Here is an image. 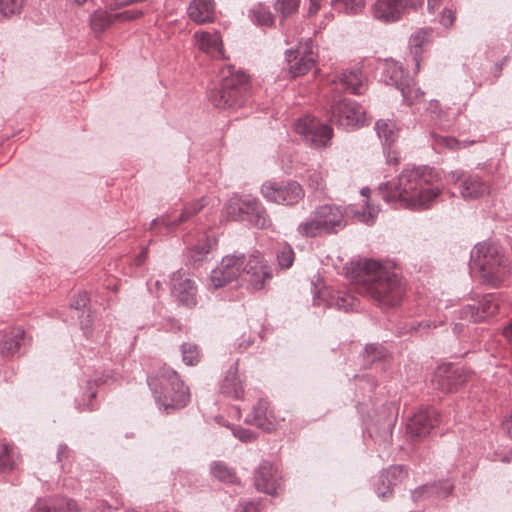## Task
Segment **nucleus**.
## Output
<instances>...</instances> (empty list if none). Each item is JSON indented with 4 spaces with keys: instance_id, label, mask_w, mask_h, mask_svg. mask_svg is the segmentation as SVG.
<instances>
[{
    "instance_id": "nucleus-1",
    "label": "nucleus",
    "mask_w": 512,
    "mask_h": 512,
    "mask_svg": "<svg viewBox=\"0 0 512 512\" xmlns=\"http://www.w3.org/2000/svg\"><path fill=\"white\" fill-rule=\"evenodd\" d=\"M439 175L427 166L407 167L396 183L379 186L382 198L387 203H399L413 210L430 208L440 195Z\"/></svg>"
},
{
    "instance_id": "nucleus-2",
    "label": "nucleus",
    "mask_w": 512,
    "mask_h": 512,
    "mask_svg": "<svg viewBox=\"0 0 512 512\" xmlns=\"http://www.w3.org/2000/svg\"><path fill=\"white\" fill-rule=\"evenodd\" d=\"M352 278L360 294L373 299L379 306H396L404 295L401 279L387 270L380 262L362 259L353 264Z\"/></svg>"
},
{
    "instance_id": "nucleus-3",
    "label": "nucleus",
    "mask_w": 512,
    "mask_h": 512,
    "mask_svg": "<svg viewBox=\"0 0 512 512\" xmlns=\"http://www.w3.org/2000/svg\"><path fill=\"white\" fill-rule=\"evenodd\" d=\"M470 269L482 284L490 287H497L511 271L509 257L498 245L487 242L476 244L471 251Z\"/></svg>"
},
{
    "instance_id": "nucleus-4",
    "label": "nucleus",
    "mask_w": 512,
    "mask_h": 512,
    "mask_svg": "<svg viewBox=\"0 0 512 512\" xmlns=\"http://www.w3.org/2000/svg\"><path fill=\"white\" fill-rule=\"evenodd\" d=\"M148 385L160 409L166 413L185 407L190 401V392L176 371L161 367L159 371L147 378Z\"/></svg>"
},
{
    "instance_id": "nucleus-5",
    "label": "nucleus",
    "mask_w": 512,
    "mask_h": 512,
    "mask_svg": "<svg viewBox=\"0 0 512 512\" xmlns=\"http://www.w3.org/2000/svg\"><path fill=\"white\" fill-rule=\"evenodd\" d=\"M220 87L210 95V100L217 108L236 109L242 107L248 98V77L233 66L220 70Z\"/></svg>"
},
{
    "instance_id": "nucleus-6",
    "label": "nucleus",
    "mask_w": 512,
    "mask_h": 512,
    "mask_svg": "<svg viewBox=\"0 0 512 512\" xmlns=\"http://www.w3.org/2000/svg\"><path fill=\"white\" fill-rule=\"evenodd\" d=\"M344 212L334 204L316 207L310 217L299 223L297 233L306 238H314L322 234L337 233L345 227Z\"/></svg>"
},
{
    "instance_id": "nucleus-7",
    "label": "nucleus",
    "mask_w": 512,
    "mask_h": 512,
    "mask_svg": "<svg viewBox=\"0 0 512 512\" xmlns=\"http://www.w3.org/2000/svg\"><path fill=\"white\" fill-rule=\"evenodd\" d=\"M328 118L331 124L349 130L364 125L365 111L357 102L343 98L330 105Z\"/></svg>"
},
{
    "instance_id": "nucleus-8",
    "label": "nucleus",
    "mask_w": 512,
    "mask_h": 512,
    "mask_svg": "<svg viewBox=\"0 0 512 512\" xmlns=\"http://www.w3.org/2000/svg\"><path fill=\"white\" fill-rule=\"evenodd\" d=\"M424 0H375L370 7L371 16L384 24L395 23L410 11L421 7Z\"/></svg>"
},
{
    "instance_id": "nucleus-9",
    "label": "nucleus",
    "mask_w": 512,
    "mask_h": 512,
    "mask_svg": "<svg viewBox=\"0 0 512 512\" xmlns=\"http://www.w3.org/2000/svg\"><path fill=\"white\" fill-rule=\"evenodd\" d=\"M294 130L307 144L315 148L326 147L333 135L330 125L310 115L299 118L294 124Z\"/></svg>"
},
{
    "instance_id": "nucleus-10",
    "label": "nucleus",
    "mask_w": 512,
    "mask_h": 512,
    "mask_svg": "<svg viewBox=\"0 0 512 512\" xmlns=\"http://www.w3.org/2000/svg\"><path fill=\"white\" fill-rule=\"evenodd\" d=\"M261 193L268 202L287 206L297 204L305 195L302 186L296 181H266L261 186Z\"/></svg>"
},
{
    "instance_id": "nucleus-11",
    "label": "nucleus",
    "mask_w": 512,
    "mask_h": 512,
    "mask_svg": "<svg viewBox=\"0 0 512 512\" xmlns=\"http://www.w3.org/2000/svg\"><path fill=\"white\" fill-rule=\"evenodd\" d=\"M383 79L388 85L395 86L401 92L403 100L408 105H414L424 98V92L411 83L408 75L397 63L386 64Z\"/></svg>"
},
{
    "instance_id": "nucleus-12",
    "label": "nucleus",
    "mask_w": 512,
    "mask_h": 512,
    "mask_svg": "<svg viewBox=\"0 0 512 512\" xmlns=\"http://www.w3.org/2000/svg\"><path fill=\"white\" fill-rule=\"evenodd\" d=\"M242 273L245 274L248 288L253 291L263 289L265 282L272 277L271 268L259 251H253L246 256Z\"/></svg>"
},
{
    "instance_id": "nucleus-13",
    "label": "nucleus",
    "mask_w": 512,
    "mask_h": 512,
    "mask_svg": "<svg viewBox=\"0 0 512 512\" xmlns=\"http://www.w3.org/2000/svg\"><path fill=\"white\" fill-rule=\"evenodd\" d=\"M469 378L464 367L452 364H443L434 371L431 383L433 387L442 392L457 391Z\"/></svg>"
},
{
    "instance_id": "nucleus-14",
    "label": "nucleus",
    "mask_w": 512,
    "mask_h": 512,
    "mask_svg": "<svg viewBox=\"0 0 512 512\" xmlns=\"http://www.w3.org/2000/svg\"><path fill=\"white\" fill-rule=\"evenodd\" d=\"M289 63V72L292 77H298L308 73L316 64L317 54L314 51L311 40L300 43L295 50L286 51Z\"/></svg>"
},
{
    "instance_id": "nucleus-15",
    "label": "nucleus",
    "mask_w": 512,
    "mask_h": 512,
    "mask_svg": "<svg viewBox=\"0 0 512 512\" xmlns=\"http://www.w3.org/2000/svg\"><path fill=\"white\" fill-rule=\"evenodd\" d=\"M207 202L204 197L194 202L188 203L184 206L181 214L174 220H171L168 215H162L155 218L150 223V229L155 230L156 233H172L176 231L181 223H184L200 212Z\"/></svg>"
},
{
    "instance_id": "nucleus-16",
    "label": "nucleus",
    "mask_w": 512,
    "mask_h": 512,
    "mask_svg": "<svg viewBox=\"0 0 512 512\" xmlns=\"http://www.w3.org/2000/svg\"><path fill=\"white\" fill-rule=\"evenodd\" d=\"M439 421L438 410L434 407L421 409L413 414L406 425V432L412 440L425 437Z\"/></svg>"
},
{
    "instance_id": "nucleus-17",
    "label": "nucleus",
    "mask_w": 512,
    "mask_h": 512,
    "mask_svg": "<svg viewBox=\"0 0 512 512\" xmlns=\"http://www.w3.org/2000/svg\"><path fill=\"white\" fill-rule=\"evenodd\" d=\"M451 183H460L461 196L466 200L478 199L489 193V185L476 175H465L462 171H451L448 174Z\"/></svg>"
},
{
    "instance_id": "nucleus-18",
    "label": "nucleus",
    "mask_w": 512,
    "mask_h": 512,
    "mask_svg": "<svg viewBox=\"0 0 512 512\" xmlns=\"http://www.w3.org/2000/svg\"><path fill=\"white\" fill-rule=\"evenodd\" d=\"M498 310V303L494 294L484 295L474 304H468L458 311L459 318L470 322H481L494 315Z\"/></svg>"
},
{
    "instance_id": "nucleus-19",
    "label": "nucleus",
    "mask_w": 512,
    "mask_h": 512,
    "mask_svg": "<svg viewBox=\"0 0 512 512\" xmlns=\"http://www.w3.org/2000/svg\"><path fill=\"white\" fill-rule=\"evenodd\" d=\"M278 471L269 461H262L255 471L254 485L260 492L275 495L280 486Z\"/></svg>"
},
{
    "instance_id": "nucleus-20",
    "label": "nucleus",
    "mask_w": 512,
    "mask_h": 512,
    "mask_svg": "<svg viewBox=\"0 0 512 512\" xmlns=\"http://www.w3.org/2000/svg\"><path fill=\"white\" fill-rule=\"evenodd\" d=\"M171 289L179 302L187 307L196 305L195 283L180 271L174 272L171 276Z\"/></svg>"
},
{
    "instance_id": "nucleus-21",
    "label": "nucleus",
    "mask_w": 512,
    "mask_h": 512,
    "mask_svg": "<svg viewBox=\"0 0 512 512\" xmlns=\"http://www.w3.org/2000/svg\"><path fill=\"white\" fill-rule=\"evenodd\" d=\"M243 221H248L257 228L264 229L271 225L266 209L257 198L246 197L242 199Z\"/></svg>"
},
{
    "instance_id": "nucleus-22",
    "label": "nucleus",
    "mask_w": 512,
    "mask_h": 512,
    "mask_svg": "<svg viewBox=\"0 0 512 512\" xmlns=\"http://www.w3.org/2000/svg\"><path fill=\"white\" fill-rule=\"evenodd\" d=\"M331 83L336 90L361 94L364 90V77L359 68H352L334 76Z\"/></svg>"
},
{
    "instance_id": "nucleus-23",
    "label": "nucleus",
    "mask_w": 512,
    "mask_h": 512,
    "mask_svg": "<svg viewBox=\"0 0 512 512\" xmlns=\"http://www.w3.org/2000/svg\"><path fill=\"white\" fill-rule=\"evenodd\" d=\"M406 476V471L402 465L391 466L383 471L378 479L376 493L382 499L389 498L392 495L393 487L401 482Z\"/></svg>"
},
{
    "instance_id": "nucleus-24",
    "label": "nucleus",
    "mask_w": 512,
    "mask_h": 512,
    "mask_svg": "<svg viewBox=\"0 0 512 512\" xmlns=\"http://www.w3.org/2000/svg\"><path fill=\"white\" fill-rule=\"evenodd\" d=\"M221 393L230 398L239 400L244 395V385L241 375L238 373V363L235 362L226 372L221 384Z\"/></svg>"
},
{
    "instance_id": "nucleus-25",
    "label": "nucleus",
    "mask_w": 512,
    "mask_h": 512,
    "mask_svg": "<svg viewBox=\"0 0 512 512\" xmlns=\"http://www.w3.org/2000/svg\"><path fill=\"white\" fill-rule=\"evenodd\" d=\"M189 18L197 23L212 22L215 17L214 0H192L187 8Z\"/></svg>"
},
{
    "instance_id": "nucleus-26",
    "label": "nucleus",
    "mask_w": 512,
    "mask_h": 512,
    "mask_svg": "<svg viewBox=\"0 0 512 512\" xmlns=\"http://www.w3.org/2000/svg\"><path fill=\"white\" fill-rule=\"evenodd\" d=\"M24 330L21 327H13L0 334V353L4 357L14 356L23 341Z\"/></svg>"
},
{
    "instance_id": "nucleus-27",
    "label": "nucleus",
    "mask_w": 512,
    "mask_h": 512,
    "mask_svg": "<svg viewBox=\"0 0 512 512\" xmlns=\"http://www.w3.org/2000/svg\"><path fill=\"white\" fill-rule=\"evenodd\" d=\"M194 38L198 43L199 49L205 53L210 54L212 57L222 56V39L219 32H196Z\"/></svg>"
},
{
    "instance_id": "nucleus-28",
    "label": "nucleus",
    "mask_w": 512,
    "mask_h": 512,
    "mask_svg": "<svg viewBox=\"0 0 512 512\" xmlns=\"http://www.w3.org/2000/svg\"><path fill=\"white\" fill-rule=\"evenodd\" d=\"M133 16L129 12L110 14L104 10L95 11L90 17V25L95 33H102L108 29L116 20H128Z\"/></svg>"
},
{
    "instance_id": "nucleus-29",
    "label": "nucleus",
    "mask_w": 512,
    "mask_h": 512,
    "mask_svg": "<svg viewBox=\"0 0 512 512\" xmlns=\"http://www.w3.org/2000/svg\"><path fill=\"white\" fill-rule=\"evenodd\" d=\"M268 402L260 399L256 405L253 406L252 412L245 419V422L255 425L263 430H270L272 427L271 412L269 411Z\"/></svg>"
},
{
    "instance_id": "nucleus-30",
    "label": "nucleus",
    "mask_w": 512,
    "mask_h": 512,
    "mask_svg": "<svg viewBox=\"0 0 512 512\" xmlns=\"http://www.w3.org/2000/svg\"><path fill=\"white\" fill-rule=\"evenodd\" d=\"M479 141L480 140L460 141L452 136H443L436 133H431V145L437 152H441L443 149L457 151L473 145Z\"/></svg>"
},
{
    "instance_id": "nucleus-31",
    "label": "nucleus",
    "mask_w": 512,
    "mask_h": 512,
    "mask_svg": "<svg viewBox=\"0 0 512 512\" xmlns=\"http://www.w3.org/2000/svg\"><path fill=\"white\" fill-rule=\"evenodd\" d=\"M453 485L449 481H443L439 483L426 484L418 487L412 493V497L415 501L420 500L424 496H437L446 497L452 491Z\"/></svg>"
},
{
    "instance_id": "nucleus-32",
    "label": "nucleus",
    "mask_w": 512,
    "mask_h": 512,
    "mask_svg": "<svg viewBox=\"0 0 512 512\" xmlns=\"http://www.w3.org/2000/svg\"><path fill=\"white\" fill-rule=\"evenodd\" d=\"M246 255L233 253L222 258L219 267L228 275V279L236 280L242 274Z\"/></svg>"
},
{
    "instance_id": "nucleus-33",
    "label": "nucleus",
    "mask_w": 512,
    "mask_h": 512,
    "mask_svg": "<svg viewBox=\"0 0 512 512\" xmlns=\"http://www.w3.org/2000/svg\"><path fill=\"white\" fill-rule=\"evenodd\" d=\"M34 512H77V505L74 500L57 497L48 503L38 502Z\"/></svg>"
},
{
    "instance_id": "nucleus-34",
    "label": "nucleus",
    "mask_w": 512,
    "mask_h": 512,
    "mask_svg": "<svg viewBox=\"0 0 512 512\" xmlns=\"http://www.w3.org/2000/svg\"><path fill=\"white\" fill-rule=\"evenodd\" d=\"M378 137L385 145L393 144L398 138V128L392 120L380 119L375 124Z\"/></svg>"
},
{
    "instance_id": "nucleus-35",
    "label": "nucleus",
    "mask_w": 512,
    "mask_h": 512,
    "mask_svg": "<svg viewBox=\"0 0 512 512\" xmlns=\"http://www.w3.org/2000/svg\"><path fill=\"white\" fill-rule=\"evenodd\" d=\"M327 306L338 310L350 311L357 307V299L349 293L336 292L325 299Z\"/></svg>"
},
{
    "instance_id": "nucleus-36",
    "label": "nucleus",
    "mask_w": 512,
    "mask_h": 512,
    "mask_svg": "<svg viewBox=\"0 0 512 512\" xmlns=\"http://www.w3.org/2000/svg\"><path fill=\"white\" fill-rule=\"evenodd\" d=\"M252 22L260 26H271L274 23V15L262 4L254 6L250 10Z\"/></svg>"
},
{
    "instance_id": "nucleus-37",
    "label": "nucleus",
    "mask_w": 512,
    "mask_h": 512,
    "mask_svg": "<svg viewBox=\"0 0 512 512\" xmlns=\"http://www.w3.org/2000/svg\"><path fill=\"white\" fill-rule=\"evenodd\" d=\"M426 32L423 30L417 31L414 35H412L410 39V52L413 55V60L415 62V72L417 73L420 68V54H421V46L426 38Z\"/></svg>"
},
{
    "instance_id": "nucleus-38",
    "label": "nucleus",
    "mask_w": 512,
    "mask_h": 512,
    "mask_svg": "<svg viewBox=\"0 0 512 512\" xmlns=\"http://www.w3.org/2000/svg\"><path fill=\"white\" fill-rule=\"evenodd\" d=\"M211 473L222 482L234 483L236 481L234 471L223 462H213L211 464Z\"/></svg>"
},
{
    "instance_id": "nucleus-39",
    "label": "nucleus",
    "mask_w": 512,
    "mask_h": 512,
    "mask_svg": "<svg viewBox=\"0 0 512 512\" xmlns=\"http://www.w3.org/2000/svg\"><path fill=\"white\" fill-rule=\"evenodd\" d=\"M15 464L13 447L0 440V472L12 469Z\"/></svg>"
},
{
    "instance_id": "nucleus-40",
    "label": "nucleus",
    "mask_w": 512,
    "mask_h": 512,
    "mask_svg": "<svg viewBox=\"0 0 512 512\" xmlns=\"http://www.w3.org/2000/svg\"><path fill=\"white\" fill-rule=\"evenodd\" d=\"M232 279H228V275L219 267L214 268L208 278V287L210 289H218L224 287L228 283L232 282Z\"/></svg>"
},
{
    "instance_id": "nucleus-41",
    "label": "nucleus",
    "mask_w": 512,
    "mask_h": 512,
    "mask_svg": "<svg viewBox=\"0 0 512 512\" xmlns=\"http://www.w3.org/2000/svg\"><path fill=\"white\" fill-rule=\"evenodd\" d=\"M215 244V240L210 237H205L202 240L198 241L195 245H193L191 252V257L195 261L201 260L205 255H207L212 246Z\"/></svg>"
},
{
    "instance_id": "nucleus-42",
    "label": "nucleus",
    "mask_w": 512,
    "mask_h": 512,
    "mask_svg": "<svg viewBox=\"0 0 512 512\" xmlns=\"http://www.w3.org/2000/svg\"><path fill=\"white\" fill-rule=\"evenodd\" d=\"M182 360L186 365L193 366L199 362V348L195 344L184 343L181 345Z\"/></svg>"
},
{
    "instance_id": "nucleus-43",
    "label": "nucleus",
    "mask_w": 512,
    "mask_h": 512,
    "mask_svg": "<svg viewBox=\"0 0 512 512\" xmlns=\"http://www.w3.org/2000/svg\"><path fill=\"white\" fill-rule=\"evenodd\" d=\"M276 256L278 264L282 269L290 268L293 265L295 253L290 245H282L278 249Z\"/></svg>"
},
{
    "instance_id": "nucleus-44",
    "label": "nucleus",
    "mask_w": 512,
    "mask_h": 512,
    "mask_svg": "<svg viewBox=\"0 0 512 512\" xmlns=\"http://www.w3.org/2000/svg\"><path fill=\"white\" fill-rule=\"evenodd\" d=\"M379 213V208L373 205L367 204L363 211L355 210L353 211L354 217L359 221L366 225H372L375 222V219Z\"/></svg>"
},
{
    "instance_id": "nucleus-45",
    "label": "nucleus",
    "mask_w": 512,
    "mask_h": 512,
    "mask_svg": "<svg viewBox=\"0 0 512 512\" xmlns=\"http://www.w3.org/2000/svg\"><path fill=\"white\" fill-rule=\"evenodd\" d=\"M300 0H275L274 9L285 18L297 12Z\"/></svg>"
},
{
    "instance_id": "nucleus-46",
    "label": "nucleus",
    "mask_w": 512,
    "mask_h": 512,
    "mask_svg": "<svg viewBox=\"0 0 512 512\" xmlns=\"http://www.w3.org/2000/svg\"><path fill=\"white\" fill-rule=\"evenodd\" d=\"M242 199H231L225 206V214L228 219L243 221Z\"/></svg>"
},
{
    "instance_id": "nucleus-47",
    "label": "nucleus",
    "mask_w": 512,
    "mask_h": 512,
    "mask_svg": "<svg viewBox=\"0 0 512 512\" xmlns=\"http://www.w3.org/2000/svg\"><path fill=\"white\" fill-rule=\"evenodd\" d=\"M386 355V350L383 346L377 344H368L364 349V358L368 362L373 363L376 360L382 359Z\"/></svg>"
},
{
    "instance_id": "nucleus-48",
    "label": "nucleus",
    "mask_w": 512,
    "mask_h": 512,
    "mask_svg": "<svg viewBox=\"0 0 512 512\" xmlns=\"http://www.w3.org/2000/svg\"><path fill=\"white\" fill-rule=\"evenodd\" d=\"M341 3L345 12L351 15L360 13L365 7V0H331V5Z\"/></svg>"
},
{
    "instance_id": "nucleus-49",
    "label": "nucleus",
    "mask_w": 512,
    "mask_h": 512,
    "mask_svg": "<svg viewBox=\"0 0 512 512\" xmlns=\"http://www.w3.org/2000/svg\"><path fill=\"white\" fill-rule=\"evenodd\" d=\"M23 5V0H0V12L4 16L18 13Z\"/></svg>"
},
{
    "instance_id": "nucleus-50",
    "label": "nucleus",
    "mask_w": 512,
    "mask_h": 512,
    "mask_svg": "<svg viewBox=\"0 0 512 512\" xmlns=\"http://www.w3.org/2000/svg\"><path fill=\"white\" fill-rule=\"evenodd\" d=\"M308 185L315 191H322L325 187L324 177L321 172L313 171L308 176Z\"/></svg>"
},
{
    "instance_id": "nucleus-51",
    "label": "nucleus",
    "mask_w": 512,
    "mask_h": 512,
    "mask_svg": "<svg viewBox=\"0 0 512 512\" xmlns=\"http://www.w3.org/2000/svg\"><path fill=\"white\" fill-rule=\"evenodd\" d=\"M456 19V11L452 8L446 7L442 10L440 14V24L445 27L449 28L453 25L454 21Z\"/></svg>"
},
{
    "instance_id": "nucleus-52",
    "label": "nucleus",
    "mask_w": 512,
    "mask_h": 512,
    "mask_svg": "<svg viewBox=\"0 0 512 512\" xmlns=\"http://www.w3.org/2000/svg\"><path fill=\"white\" fill-rule=\"evenodd\" d=\"M233 435L242 442H252L256 438V434L246 428L234 427L232 428Z\"/></svg>"
},
{
    "instance_id": "nucleus-53",
    "label": "nucleus",
    "mask_w": 512,
    "mask_h": 512,
    "mask_svg": "<svg viewBox=\"0 0 512 512\" xmlns=\"http://www.w3.org/2000/svg\"><path fill=\"white\" fill-rule=\"evenodd\" d=\"M89 302V297L87 292H79L75 295L71 301V307L76 310L84 309Z\"/></svg>"
},
{
    "instance_id": "nucleus-54",
    "label": "nucleus",
    "mask_w": 512,
    "mask_h": 512,
    "mask_svg": "<svg viewBox=\"0 0 512 512\" xmlns=\"http://www.w3.org/2000/svg\"><path fill=\"white\" fill-rule=\"evenodd\" d=\"M242 512H260V504L254 501H245L240 504Z\"/></svg>"
},
{
    "instance_id": "nucleus-55",
    "label": "nucleus",
    "mask_w": 512,
    "mask_h": 512,
    "mask_svg": "<svg viewBox=\"0 0 512 512\" xmlns=\"http://www.w3.org/2000/svg\"><path fill=\"white\" fill-rule=\"evenodd\" d=\"M70 451L65 444H60L57 451V459L59 462H62L64 459L69 457Z\"/></svg>"
},
{
    "instance_id": "nucleus-56",
    "label": "nucleus",
    "mask_w": 512,
    "mask_h": 512,
    "mask_svg": "<svg viewBox=\"0 0 512 512\" xmlns=\"http://www.w3.org/2000/svg\"><path fill=\"white\" fill-rule=\"evenodd\" d=\"M322 1L323 0H309V8H308L309 16H313L319 11Z\"/></svg>"
},
{
    "instance_id": "nucleus-57",
    "label": "nucleus",
    "mask_w": 512,
    "mask_h": 512,
    "mask_svg": "<svg viewBox=\"0 0 512 512\" xmlns=\"http://www.w3.org/2000/svg\"><path fill=\"white\" fill-rule=\"evenodd\" d=\"M503 336L512 345V321L503 328Z\"/></svg>"
},
{
    "instance_id": "nucleus-58",
    "label": "nucleus",
    "mask_w": 512,
    "mask_h": 512,
    "mask_svg": "<svg viewBox=\"0 0 512 512\" xmlns=\"http://www.w3.org/2000/svg\"><path fill=\"white\" fill-rule=\"evenodd\" d=\"M90 316L87 315V318H89ZM81 323V328L82 330L84 331V334L88 337L90 335V325H91V320L90 319H87V320H81L80 321Z\"/></svg>"
},
{
    "instance_id": "nucleus-59",
    "label": "nucleus",
    "mask_w": 512,
    "mask_h": 512,
    "mask_svg": "<svg viewBox=\"0 0 512 512\" xmlns=\"http://www.w3.org/2000/svg\"><path fill=\"white\" fill-rule=\"evenodd\" d=\"M147 255H148V249L144 248L135 259L136 265H141L147 258Z\"/></svg>"
},
{
    "instance_id": "nucleus-60",
    "label": "nucleus",
    "mask_w": 512,
    "mask_h": 512,
    "mask_svg": "<svg viewBox=\"0 0 512 512\" xmlns=\"http://www.w3.org/2000/svg\"><path fill=\"white\" fill-rule=\"evenodd\" d=\"M441 0H427V8L430 13H434L435 9L439 6Z\"/></svg>"
},
{
    "instance_id": "nucleus-61",
    "label": "nucleus",
    "mask_w": 512,
    "mask_h": 512,
    "mask_svg": "<svg viewBox=\"0 0 512 512\" xmlns=\"http://www.w3.org/2000/svg\"><path fill=\"white\" fill-rule=\"evenodd\" d=\"M503 425L507 432L512 436V414L504 421Z\"/></svg>"
},
{
    "instance_id": "nucleus-62",
    "label": "nucleus",
    "mask_w": 512,
    "mask_h": 512,
    "mask_svg": "<svg viewBox=\"0 0 512 512\" xmlns=\"http://www.w3.org/2000/svg\"><path fill=\"white\" fill-rule=\"evenodd\" d=\"M428 109L431 111V113L436 114L439 110V102L438 101H431Z\"/></svg>"
},
{
    "instance_id": "nucleus-63",
    "label": "nucleus",
    "mask_w": 512,
    "mask_h": 512,
    "mask_svg": "<svg viewBox=\"0 0 512 512\" xmlns=\"http://www.w3.org/2000/svg\"><path fill=\"white\" fill-rule=\"evenodd\" d=\"M419 326L420 327H423V328H430V327H437V324L435 322H431L430 320H427V321H422L419 323Z\"/></svg>"
},
{
    "instance_id": "nucleus-64",
    "label": "nucleus",
    "mask_w": 512,
    "mask_h": 512,
    "mask_svg": "<svg viewBox=\"0 0 512 512\" xmlns=\"http://www.w3.org/2000/svg\"><path fill=\"white\" fill-rule=\"evenodd\" d=\"M453 330H454V332H455L456 334L461 333V332H462V325H460V324H455V325H454Z\"/></svg>"
}]
</instances>
